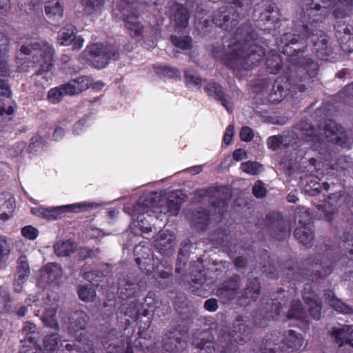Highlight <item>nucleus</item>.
<instances>
[{"instance_id":"obj_52","label":"nucleus","mask_w":353,"mask_h":353,"mask_svg":"<svg viewBox=\"0 0 353 353\" xmlns=\"http://www.w3.org/2000/svg\"><path fill=\"white\" fill-rule=\"evenodd\" d=\"M261 165L256 161H247L242 163L241 165V170L248 174L255 175L257 174L261 170Z\"/></svg>"},{"instance_id":"obj_18","label":"nucleus","mask_w":353,"mask_h":353,"mask_svg":"<svg viewBox=\"0 0 353 353\" xmlns=\"http://www.w3.org/2000/svg\"><path fill=\"white\" fill-rule=\"evenodd\" d=\"M205 90L209 96L213 97L215 99L220 101L222 105L228 112H232L233 105L230 99L225 96L223 92L222 87L216 83H209Z\"/></svg>"},{"instance_id":"obj_27","label":"nucleus","mask_w":353,"mask_h":353,"mask_svg":"<svg viewBox=\"0 0 353 353\" xmlns=\"http://www.w3.org/2000/svg\"><path fill=\"white\" fill-rule=\"evenodd\" d=\"M124 21L125 26L130 31V34L133 37H140L143 30V26L135 14H124Z\"/></svg>"},{"instance_id":"obj_64","label":"nucleus","mask_w":353,"mask_h":353,"mask_svg":"<svg viewBox=\"0 0 353 353\" xmlns=\"http://www.w3.org/2000/svg\"><path fill=\"white\" fill-rule=\"evenodd\" d=\"M21 233L24 237L33 240L38 236L39 231L32 225H27L23 228Z\"/></svg>"},{"instance_id":"obj_63","label":"nucleus","mask_w":353,"mask_h":353,"mask_svg":"<svg viewBox=\"0 0 353 353\" xmlns=\"http://www.w3.org/2000/svg\"><path fill=\"white\" fill-rule=\"evenodd\" d=\"M343 34L344 35H342V33L340 31H338L336 34V37L341 41V45H344L345 43H348L350 47L351 45L353 46V39H351L350 30L347 27H345L343 29Z\"/></svg>"},{"instance_id":"obj_61","label":"nucleus","mask_w":353,"mask_h":353,"mask_svg":"<svg viewBox=\"0 0 353 353\" xmlns=\"http://www.w3.org/2000/svg\"><path fill=\"white\" fill-rule=\"evenodd\" d=\"M10 73V67L8 63V55L0 54V74L3 76H8Z\"/></svg>"},{"instance_id":"obj_4","label":"nucleus","mask_w":353,"mask_h":353,"mask_svg":"<svg viewBox=\"0 0 353 353\" xmlns=\"http://www.w3.org/2000/svg\"><path fill=\"white\" fill-rule=\"evenodd\" d=\"M20 51L27 55H32L33 57H39L34 62H37L40 65V69L36 72L37 74H41L42 72L50 70L54 62V50L46 42L39 41L23 45L21 47Z\"/></svg>"},{"instance_id":"obj_19","label":"nucleus","mask_w":353,"mask_h":353,"mask_svg":"<svg viewBox=\"0 0 353 353\" xmlns=\"http://www.w3.org/2000/svg\"><path fill=\"white\" fill-rule=\"evenodd\" d=\"M88 321L89 317L85 312L75 311L69 318V332L75 336H78L77 332L85 330Z\"/></svg>"},{"instance_id":"obj_30","label":"nucleus","mask_w":353,"mask_h":353,"mask_svg":"<svg viewBox=\"0 0 353 353\" xmlns=\"http://www.w3.org/2000/svg\"><path fill=\"white\" fill-rule=\"evenodd\" d=\"M77 250V245L74 242L67 241H59L54 245V251L58 256H69Z\"/></svg>"},{"instance_id":"obj_39","label":"nucleus","mask_w":353,"mask_h":353,"mask_svg":"<svg viewBox=\"0 0 353 353\" xmlns=\"http://www.w3.org/2000/svg\"><path fill=\"white\" fill-rule=\"evenodd\" d=\"M74 30V28L72 26L61 28L58 33V39L60 41V44L63 46H70L75 36Z\"/></svg>"},{"instance_id":"obj_37","label":"nucleus","mask_w":353,"mask_h":353,"mask_svg":"<svg viewBox=\"0 0 353 353\" xmlns=\"http://www.w3.org/2000/svg\"><path fill=\"white\" fill-rule=\"evenodd\" d=\"M306 312L301 301L298 300L293 301L288 313V318L303 320L306 318Z\"/></svg>"},{"instance_id":"obj_10","label":"nucleus","mask_w":353,"mask_h":353,"mask_svg":"<svg viewBox=\"0 0 353 353\" xmlns=\"http://www.w3.org/2000/svg\"><path fill=\"white\" fill-rule=\"evenodd\" d=\"M319 163H322L331 169L342 171L351 166V159L348 157L334 154L328 152L327 147L319 151Z\"/></svg>"},{"instance_id":"obj_2","label":"nucleus","mask_w":353,"mask_h":353,"mask_svg":"<svg viewBox=\"0 0 353 353\" xmlns=\"http://www.w3.org/2000/svg\"><path fill=\"white\" fill-rule=\"evenodd\" d=\"M258 34L250 24L238 28L228 44V61L236 70H249L256 65L265 54L264 49L255 43Z\"/></svg>"},{"instance_id":"obj_41","label":"nucleus","mask_w":353,"mask_h":353,"mask_svg":"<svg viewBox=\"0 0 353 353\" xmlns=\"http://www.w3.org/2000/svg\"><path fill=\"white\" fill-rule=\"evenodd\" d=\"M294 221H297L300 225L299 226L312 224L309 212L303 207H299L296 208L294 216Z\"/></svg>"},{"instance_id":"obj_24","label":"nucleus","mask_w":353,"mask_h":353,"mask_svg":"<svg viewBox=\"0 0 353 353\" xmlns=\"http://www.w3.org/2000/svg\"><path fill=\"white\" fill-rule=\"evenodd\" d=\"M66 207L60 206L53 208H37L32 209V213L37 216L48 220H54L61 217Z\"/></svg>"},{"instance_id":"obj_45","label":"nucleus","mask_w":353,"mask_h":353,"mask_svg":"<svg viewBox=\"0 0 353 353\" xmlns=\"http://www.w3.org/2000/svg\"><path fill=\"white\" fill-rule=\"evenodd\" d=\"M281 310V303L279 301H272L265 306V314L267 319H274L280 314Z\"/></svg>"},{"instance_id":"obj_48","label":"nucleus","mask_w":353,"mask_h":353,"mask_svg":"<svg viewBox=\"0 0 353 353\" xmlns=\"http://www.w3.org/2000/svg\"><path fill=\"white\" fill-rule=\"evenodd\" d=\"M104 3V0H83L82 5L84 11L88 14H92L100 9Z\"/></svg>"},{"instance_id":"obj_43","label":"nucleus","mask_w":353,"mask_h":353,"mask_svg":"<svg viewBox=\"0 0 353 353\" xmlns=\"http://www.w3.org/2000/svg\"><path fill=\"white\" fill-rule=\"evenodd\" d=\"M259 19L261 21L276 22L279 21V13L277 10L272 6H268L264 10L261 12Z\"/></svg>"},{"instance_id":"obj_7","label":"nucleus","mask_w":353,"mask_h":353,"mask_svg":"<svg viewBox=\"0 0 353 353\" xmlns=\"http://www.w3.org/2000/svg\"><path fill=\"white\" fill-rule=\"evenodd\" d=\"M239 21V12L232 5L223 6L217 10L212 18L213 23L225 31H231Z\"/></svg>"},{"instance_id":"obj_49","label":"nucleus","mask_w":353,"mask_h":353,"mask_svg":"<svg viewBox=\"0 0 353 353\" xmlns=\"http://www.w3.org/2000/svg\"><path fill=\"white\" fill-rule=\"evenodd\" d=\"M170 39L173 45L181 50H188L191 48L192 39L190 37H177L171 36Z\"/></svg>"},{"instance_id":"obj_50","label":"nucleus","mask_w":353,"mask_h":353,"mask_svg":"<svg viewBox=\"0 0 353 353\" xmlns=\"http://www.w3.org/2000/svg\"><path fill=\"white\" fill-rule=\"evenodd\" d=\"M216 294L224 303H228L235 299L237 296H239V294L234 292V291L227 288L224 285L218 289Z\"/></svg>"},{"instance_id":"obj_1","label":"nucleus","mask_w":353,"mask_h":353,"mask_svg":"<svg viewBox=\"0 0 353 353\" xmlns=\"http://www.w3.org/2000/svg\"><path fill=\"white\" fill-rule=\"evenodd\" d=\"M330 0H312L307 5L306 11L301 9L296 14L293 33L288 32L277 40L278 46L285 55H292V46L299 44L305 46L306 39L312 38L314 50L321 59H325L331 50L328 46V37L318 26L327 12Z\"/></svg>"},{"instance_id":"obj_15","label":"nucleus","mask_w":353,"mask_h":353,"mask_svg":"<svg viewBox=\"0 0 353 353\" xmlns=\"http://www.w3.org/2000/svg\"><path fill=\"white\" fill-rule=\"evenodd\" d=\"M175 245L174 234L168 230H161L155 241L154 247L160 253L170 255L173 253Z\"/></svg>"},{"instance_id":"obj_32","label":"nucleus","mask_w":353,"mask_h":353,"mask_svg":"<svg viewBox=\"0 0 353 353\" xmlns=\"http://www.w3.org/2000/svg\"><path fill=\"white\" fill-rule=\"evenodd\" d=\"M233 341L236 343H243L248 336L249 329L242 320L237 319L234 323Z\"/></svg>"},{"instance_id":"obj_35","label":"nucleus","mask_w":353,"mask_h":353,"mask_svg":"<svg viewBox=\"0 0 353 353\" xmlns=\"http://www.w3.org/2000/svg\"><path fill=\"white\" fill-rule=\"evenodd\" d=\"M305 181V183L304 185L303 190L306 194L310 196H315L320 193L321 184L319 183V179L317 176H306Z\"/></svg>"},{"instance_id":"obj_5","label":"nucleus","mask_w":353,"mask_h":353,"mask_svg":"<svg viewBox=\"0 0 353 353\" xmlns=\"http://www.w3.org/2000/svg\"><path fill=\"white\" fill-rule=\"evenodd\" d=\"M320 133L322 140L324 139L342 148H350L353 143L351 132L334 121L325 122L322 129H320Z\"/></svg>"},{"instance_id":"obj_40","label":"nucleus","mask_w":353,"mask_h":353,"mask_svg":"<svg viewBox=\"0 0 353 353\" xmlns=\"http://www.w3.org/2000/svg\"><path fill=\"white\" fill-rule=\"evenodd\" d=\"M12 299L8 288L0 286V308L8 312L12 309Z\"/></svg>"},{"instance_id":"obj_36","label":"nucleus","mask_w":353,"mask_h":353,"mask_svg":"<svg viewBox=\"0 0 353 353\" xmlns=\"http://www.w3.org/2000/svg\"><path fill=\"white\" fill-rule=\"evenodd\" d=\"M353 6V0H335V9L333 14L335 18H344L347 15L350 7Z\"/></svg>"},{"instance_id":"obj_6","label":"nucleus","mask_w":353,"mask_h":353,"mask_svg":"<svg viewBox=\"0 0 353 353\" xmlns=\"http://www.w3.org/2000/svg\"><path fill=\"white\" fill-rule=\"evenodd\" d=\"M194 344L200 353H234L237 349L229 335L221 336L217 343L208 338L202 339L200 342L194 341Z\"/></svg>"},{"instance_id":"obj_51","label":"nucleus","mask_w":353,"mask_h":353,"mask_svg":"<svg viewBox=\"0 0 353 353\" xmlns=\"http://www.w3.org/2000/svg\"><path fill=\"white\" fill-rule=\"evenodd\" d=\"M329 304L337 312L344 314H350L352 312V310L350 307L345 305L336 297H332L329 300Z\"/></svg>"},{"instance_id":"obj_28","label":"nucleus","mask_w":353,"mask_h":353,"mask_svg":"<svg viewBox=\"0 0 353 353\" xmlns=\"http://www.w3.org/2000/svg\"><path fill=\"white\" fill-rule=\"evenodd\" d=\"M68 83L69 92L72 95L79 94L83 91L88 89L92 84V79L89 77H81L72 79Z\"/></svg>"},{"instance_id":"obj_22","label":"nucleus","mask_w":353,"mask_h":353,"mask_svg":"<svg viewBox=\"0 0 353 353\" xmlns=\"http://www.w3.org/2000/svg\"><path fill=\"white\" fill-rule=\"evenodd\" d=\"M261 285L256 278L249 280L246 287L240 292L239 298L249 299L250 301H255L259 296Z\"/></svg>"},{"instance_id":"obj_20","label":"nucleus","mask_w":353,"mask_h":353,"mask_svg":"<svg viewBox=\"0 0 353 353\" xmlns=\"http://www.w3.org/2000/svg\"><path fill=\"white\" fill-rule=\"evenodd\" d=\"M300 128L302 131L303 138L306 139V141L314 142V145L319 143L320 151H322L323 148L327 147V145L322 141V137L320 133V129H322V127H319L317 132L311 124L306 121H302L300 123Z\"/></svg>"},{"instance_id":"obj_3","label":"nucleus","mask_w":353,"mask_h":353,"mask_svg":"<svg viewBox=\"0 0 353 353\" xmlns=\"http://www.w3.org/2000/svg\"><path fill=\"white\" fill-rule=\"evenodd\" d=\"M187 199L181 190L172 192L168 198L157 192L141 196L137 202L136 210L144 214L152 213L166 214L172 216L178 214L182 202Z\"/></svg>"},{"instance_id":"obj_54","label":"nucleus","mask_w":353,"mask_h":353,"mask_svg":"<svg viewBox=\"0 0 353 353\" xmlns=\"http://www.w3.org/2000/svg\"><path fill=\"white\" fill-rule=\"evenodd\" d=\"M267 145L268 148L272 150H276L281 145L286 146L288 144L285 142L283 137L281 136H272L267 140Z\"/></svg>"},{"instance_id":"obj_46","label":"nucleus","mask_w":353,"mask_h":353,"mask_svg":"<svg viewBox=\"0 0 353 353\" xmlns=\"http://www.w3.org/2000/svg\"><path fill=\"white\" fill-rule=\"evenodd\" d=\"M11 251L10 244L4 236H0V264L5 263Z\"/></svg>"},{"instance_id":"obj_42","label":"nucleus","mask_w":353,"mask_h":353,"mask_svg":"<svg viewBox=\"0 0 353 353\" xmlns=\"http://www.w3.org/2000/svg\"><path fill=\"white\" fill-rule=\"evenodd\" d=\"M14 208L15 201L12 194L10 193H0V211L14 210Z\"/></svg>"},{"instance_id":"obj_62","label":"nucleus","mask_w":353,"mask_h":353,"mask_svg":"<svg viewBox=\"0 0 353 353\" xmlns=\"http://www.w3.org/2000/svg\"><path fill=\"white\" fill-rule=\"evenodd\" d=\"M156 72L161 75H167L170 77H175L179 76V72L175 69L168 66H160L157 68Z\"/></svg>"},{"instance_id":"obj_11","label":"nucleus","mask_w":353,"mask_h":353,"mask_svg":"<svg viewBox=\"0 0 353 353\" xmlns=\"http://www.w3.org/2000/svg\"><path fill=\"white\" fill-rule=\"evenodd\" d=\"M170 17L174 27L181 30L188 27L190 14L186 7L174 3L170 6Z\"/></svg>"},{"instance_id":"obj_56","label":"nucleus","mask_w":353,"mask_h":353,"mask_svg":"<svg viewBox=\"0 0 353 353\" xmlns=\"http://www.w3.org/2000/svg\"><path fill=\"white\" fill-rule=\"evenodd\" d=\"M223 285L240 295L239 290L241 286V279L239 276H232L228 281H225Z\"/></svg>"},{"instance_id":"obj_13","label":"nucleus","mask_w":353,"mask_h":353,"mask_svg":"<svg viewBox=\"0 0 353 353\" xmlns=\"http://www.w3.org/2000/svg\"><path fill=\"white\" fill-rule=\"evenodd\" d=\"M212 208L213 209V212L211 214L204 212H197V215H195L194 223L196 225H201L200 227L202 230L203 229L204 225L208 224V221L212 216H217V217L214 218V219H220L226 212L228 208V203L225 200H219L216 202H213L212 205Z\"/></svg>"},{"instance_id":"obj_23","label":"nucleus","mask_w":353,"mask_h":353,"mask_svg":"<svg viewBox=\"0 0 353 353\" xmlns=\"http://www.w3.org/2000/svg\"><path fill=\"white\" fill-rule=\"evenodd\" d=\"M295 238L302 244L310 245L314 239L313 224L298 226L294 230Z\"/></svg>"},{"instance_id":"obj_26","label":"nucleus","mask_w":353,"mask_h":353,"mask_svg":"<svg viewBox=\"0 0 353 353\" xmlns=\"http://www.w3.org/2000/svg\"><path fill=\"white\" fill-rule=\"evenodd\" d=\"M154 276L161 288H167L172 281V268L163 264L157 265L154 269Z\"/></svg>"},{"instance_id":"obj_60","label":"nucleus","mask_w":353,"mask_h":353,"mask_svg":"<svg viewBox=\"0 0 353 353\" xmlns=\"http://www.w3.org/2000/svg\"><path fill=\"white\" fill-rule=\"evenodd\" d=\"M28 276L24 275L15 274L13 282L14 291L20 293L22 292L24 283L27 281Z\"/></svg>"},{"instance_id":"obj_14","label":"nucleus","mask_w":353,"mask_h":353,"mask_svg":"<svg viewBox=\"0 0 353 353\" xmlns=\"http://www.w3.org/2000/svg\"><path fill=\"white\" fill-rule=\"evenodd\" d=\"M303 299L308 307V312L315 320L321 318V301L319 295L312 290L310 286H305L303 292Z\"/></svg>"},{"instance_id":"obj_55","label":"nucleus","mask_w":353,"mask_h":353,"mask_svg":"<svg viewBox=\"0 0 353 353\" xmlns=\"http://www.w3.org/2000/svg\"><path fill=\"white\" fill-rule=\"evenodd\" d=\"M211 26V21L208 19L196 17L195 28L200 34H205L208 32V28Z\"/></svg>"},{"instance_id":"obj_59","label":"nucleus","mask_w":353,"mask_h":353,"mask_svg":"<svg viewBox=\"0 0 353 353\" xmlns=\"http://www.w3.org/2000/svg\"><path fill=\"white\" fill-rule=\"evenodd\" d=\"M185 78L188 84L200 85L201 83V79L193 70H185Z\"/></svg>"},{"instance_id":"obj_25","label":"nucleus","mask_w":353,"mask_h":353,"mask_svg":"<svg viewBox=\"0 0 353 353\" xmlns=\"http://www.w3.org/2000/svg\"><path fill=\"white\" fill-rule=\"evenodd\" d=\"M288 85L278 79L274 83L271 92L269 95V100L272 103H278L281 101L287 95Z\"/></svg>"},{"instance_id":"obj_38","label":"nucleus","mask_w":353,"mask_h":353,"mask_svg":"<svg viewBox=\"0 0 353 353\" xmlns=\"http://www.w3.org/2000/svg\"><path fill=\"white\" fill-rule=\"evenodd\" d=\"M43 276H47L49 282L54 281L62 276L61 268L56 263H48L44 268Z\"/></svg>"},{"instance_id":"obj_47","label":"nucleus","mask_w":353,"mask_h":353,"mask_svg":"<svg viewBox=\"0 0 353 353\" xmlns=\"http://www.w3.org/2000/svg\"><path fill=\"white\" fill-rule=\"evenodd\" d=\"M60 341V336L57 333L47 335L43 340L45 348L48 351H54Z\"/></svg>"},{"instance_id":"obj_57","label":"nucleus","mask_w":353,"mask_h":353,"mask_svg":"<svg viewBox=\"0 0 353 353\" xmlns=\"http://www.w3.org/2000/svg\"><path fill=\"white\" fill-rule=\"evenodd\" d=\"M143 249L144 250V251H143V253L145 254L147 256L143 255L137 256L136 258V262L139 265H141L142 259L144 260L143 263H146V261H150V259H148L150 249L148 248H145L144 245L142 246L141 244L134 248V252L135 255H140Z\"/></svg>"},{"instance_id":"obj_31","label":"nucleus","mask_w":353,"mask_h":353,"mask_svg":"<svg viewBox=\"0 0 353 353\" xmlns=\"http://www.w3.org/2000/svg\"><path fill=\"white\" fill-rule=\"evenodd\" d=\"M68 83L61 85L58 87L52 88L48 93V100L52 103H59L65 95H72L69 92Z\"/></svg>"},{"instance_id":"obj_44","label":"nucleus","mask_w":353,"mask_h":353,"mask_svg":"<svg viewBox=\"0 0 353 353\" xmlns=\"http://www.w3.org/2000/svg\"><path fill=\"white\" fill-rule=\"evenodd\" d=\"M17 272L15 274L24 275L25 276L29 277L30 274V269L27 256L25 255H21L17 259Z\"/></svg>"},{"instance_id":"obj_9","label":"nucleus","mask_w":353,"mask_h":353,"mask_svg":"<svg viewBox=\"0 0 353 353\" xmlns=\"http://www.w3.org/2000/svg\"><path fill=\"white\" fill-rule=\"evenodd\" d=\"M270 234L277 240H282L288 236L291 223L279 212H272L267 216Z\"/></svg>"},{"instance_id":"obj_33","label":"nucleus","mask_w":353,"mask_h":353,"mask_svg":"<svg viewBox=\"0 0 353 353\" xmlns=\"http://www.w3.org/2000/svg\"><path fill=\"white\" fill-rule=\"evenodd\" d=\"M77 340L74 343V348L80 353H95L94 344L89 339L83 336L81 333L77 336Z\"/></svg>"},{"instance_id":"obj_34","label":"nucleus","mask_w":353,"mask_h":353,"mask_svg":"<svg viewBox=\"0 0 353 353\" xmlns=\"http://www.w3.org/2000/svg\"><path fill=\"white\" fill-rule=\"evenodd\" d=\"M45 12L50 19L61 17L63 15V9L59 0H46Z\"/></svg>"},{"instance_id":"obj_17","label":"nucleus","mask_w":353,"mask_h":353,"mask_svg":"<svg viewBox=\"0 0 353 353\" xmlns=\"http://www.w3.org/2000/svg\"><path fill=\"white\" fill-rule=\"evenodd\" d=\"M184 345L182 334L176 329L166 334L163 340V348L170 352H176L183 349Z\"/></svg>"},{"instance_id":"obj_21","label":"nucleus","mask_w":353,"mask_h":353,"mask_svg":"<svg viewBox=\"0 0 353 353\" xmlns=\"http://www.w3.org/2000/svg\"><path fill=\"white\" fill-rule=\"evenodd\" d=\"M333 335L339 347L347 345L353 347V328L350 326H344L341 329L334 330Z\"/></svg>"},{"instance_id":"obj_53","label":"nucleus","mask_w":353,"mask_h":353,"mask_svg":"<svg viewBox=\"0 0 353 353\" xmlns=\"http://www.w3.org/2000/svg\"><path fill=\"white\" fill-rule=\"evenodd\" d=\"M78 294L82 301L87 302L93 301L95 296L93 289L85 285L79 287Z\"/></svg>"},{"instance_id":"obj_29","label":"nucleus","mask_w":353,"mask_h":353,"mask_svg":"<svg viewBox=\"0 0 353 353\" xmlns=\"http://www.w3.org/2000/svg\"><path fill=\"white\" fill-rule=\"evenodd\" d=\"M283 342L288 348L298 350L303 346L304 339L301 334L290 330L285 334Z\"/></svg>"},{"instance_id":"obj_8","label":"nucleus","mask_w":353,"mask_h":353,"mask_svg":"<svg viewBox=\"0 0 353 353\" xmlns=\"http://www.w3.org/2000/svg\"><path fill=\"white\" fill-rule=\"evenodd\" d=\"M89 55L88 59L94 67L103 68L107 65L109 59H117L119 57V53L112 46L97 43L90 47Z\"/></svg>"},{"instance_id":"obj_16","label":"nucleus","mask_w":353,"mask_h":353,"mask_svg":"<svg viewBox=\"0 0 353 353\" xmlns=\"http://www.w3.org/2000/svg\"><path fill=\"white\" fill-rule=\"evenodd\" d=\"M292 54L288 55L290 57L289 61L294 65H299L303 67L310 77H316L319 69L318 64L309 58L306 59L300 57H296L298 54L301 52V48L292 47Z\"/></svg>"},{"instance_id":"obj_12","label":"nucleus","mask_w":353,"mask_h":353,"mask_svg":"<svg viewBox=\"0 0 353 353\" xmlns=\"http://www.w3.org/2000/svg\"><path fill=\"white\" fill-rule=\"evenodd\" d=\"M118 285V292L122 299L132 297L144 287L143 283L138 281L137 278L131 276L121 278Z\"/></svg>"},{"instance_id":"obj_58","label":"nucleus","mask_w":353,"mask_h":353,"mask_svg":"<svg viewBox=\"0 0 353 353\" xmlns=\"http://www.w3.org/2000/svg\"><path fill=\"white\" fill-rule=\"evenodd\" d=\"M105 276L103 272L99 270H93L85 274V278L95 285H99Z\"/></svg>"}]
</instances>
